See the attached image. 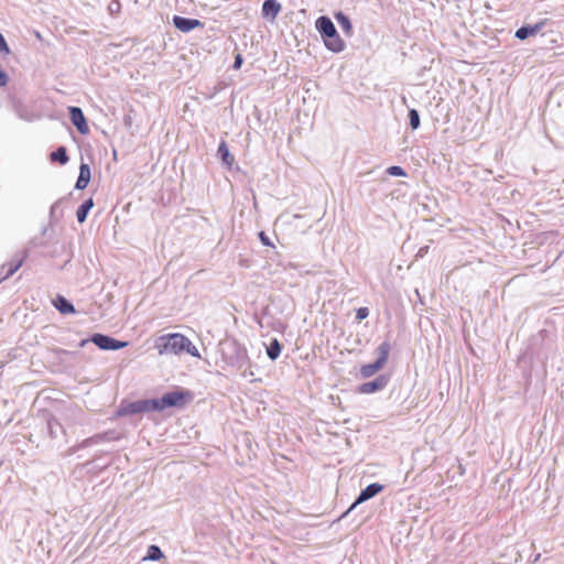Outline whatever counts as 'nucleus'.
<instances>
[{
	"mask_svg": "<svg viewBox=\"0 0 564 564\" xmlns=\"http://www.w3.org/2000/svg\"><path fill=\"white\" fill-rule=\"evenodd\" d=\"M281 8L278 0H265L262 4V15L264 19L273 22L280 13Z\"/></svg>",
	"mask_w": 564,
	"mask_h": 564,
	"instance_id": "8",
	"label": "nucleus"
},
{
	"mask_svg": "<svg viewBox=\"0 0 564 564\" xmlns=\"http://www.w3.org/2000/svg\"><path fill=\"white\" fill-rule=\"evenodd\" d=\"M543 25L544 22L542 21L534 25L522 26L517 30L516 37H518L519 40H525L529 36H533L542 30Z\"/></svg>",
	"mask_w": 564,
	"mask_h": 564,
	"instance_id": "11",
	"label": "nucleus"
},
{
	"mask_svg": "<svg viewBox=\"0 0 564 564\" xmlns=\"http://www.w3.org/2000/svg\"><path fill=\"white\" fill-rule=\"evenodd\" d=\"M0 53H3L6 55L10 54V48L1 33H0Z\"/></svg>",
	"mask_w": 564,
	"mask_h": 564,
	"instance_id": "22",
	"label": "nucleus"
},
{
	"mask_svg": "<svg viewBox=\"0 0 564 564\" xmlns=\"http://www.w3.org/2000/svg\"><path fill=\"white\" fill-rule=\"evenodd\" d=\"M8 83V76L7 74L0 69V86H6Z\"/></svg>",
	"mask_w": 564,
	"mask_h": 564,
	"instance_id": "25",
	"label": "nucleus"
},
{
	"mask_svg": "<svg viewBox=\"0 0 564 564\" xmlns=\"http://www.w3.org/2000/svg\"><path fill=\"white\" fill-rule=\"evenodd\" d=\"M241 64H242V57L240 55H237L236 59L234 62V68L239 69L241 67Z\"/></svg>",
	"mask_w": 564,
	"mask_h": 564,
	"instance_id": "26",
	"label": "nucleus"
},
{
	"mask_svg": "<svg viewBox=\"0 0 564 564\" xmlns=\"http://www.w3.org/2000/svg\"><path fill=\"white\" fill-rule=\"evenodd\" d=\"M20 267H21V262H18L17 264L11 265L10 269L8 270L7 275L2 276V278L0 276V282L4 279L9 278L10 275L14 274L19 270Z\"/></svg>",
	"mask_w": 564,
	"mask_h": 564,
	"instance_id": "24",
	"label": "nucleus"
},
{
	"mask_svg": "<svg viewBox=\"0 0 564 564\" xmlns=\"http://www.w3.org/2000/svg\"><path fill=\"white\" fill-rule=\"evenodd\" d=\"M90 340L96 346H98L100 349H104V350H117V349L124 348L128 345L127 341H120L112 337L101 335V334L94 335Z\"/></svg>",
	"mask_w": 564,
	"mask_h": 564,
	"instance_id": "5",
	"label": "nucleus"
},
{
	"mask_svg": "<svg viewBox=\"0 0 564 564\" xmlns=\"http://www.w3.org/2000/svg\"><path fill=\"white\" fill-rule=\"evenodd\" d=\"M50 431H51V434L55 436L56 427H53L51 423H50Z\"/></svg>",
	"mask_w": 564,
	"mask_h": 564,
	"instance_id": "28",
	"label": "nucleus"
},
{
	"mask_svg": "<svg viewBox=\"0 0 564 564\" xmlns=\"http://www.w3.org/2000/svg\"><path fill=\"white\" fill-rule=\"evenodd\" d=\"M389 351H390L389 344L382 343L378 348V359L372 364L362 366L360 368V376L362 378H369V377L373 376L375 373H377L379 370H381L388 360Z\"/></svg>",
	"mask_w": 564,
	"mask_h": 564,
	"instance_id": "4",
	"label": "nucleus"
},
{
	"mask_svg": "<svg viewBox=\"0 0 564 564\" xmlns=\"http://www.w3.org/2000/svg\"><path fill=\"white\" fill-rule=\"evenodd\" d=\"M218 153L221 156V160L224 164H226L228 167H231L234 164V156L230 154L229 149L225 142H221L218 147Z\"/></svg>",
	"mask_w": 564,
	"mask_h": 564,
	"instance_id": "14",
	"label": "nucleus"
},
{
	"mask_svg": "<svg viewBox=\"0 0 564 564\" xmlns=\"http://www.w3.org/2000/svg\"><path fill=\"white\" fill-rule=\"evenodd\" d=\"M70 120L73 124L77 128V130L82 134H87L89 132V127L86 122V118L78 107H69Z\"/></svg>",
	"mask_w": 564,
	"mask_h": 564,
	"instance_id": "6",
	"label": "nucleus"
},
{
	"mask_svg": "<svg viewBox=\"0 0 564 564\" xmlns=\"http://www.w3.org/2000/svg\"><path fill=\"white\" fill-rule=\"evenodd\" d=\"M163 557L161 549L156 545H150L148 554L143 557V561H159Z\"/></svg>",
	"mask_w": 564,
	"mask_h": 564,
	"instance_id": "18",
	"label": "nucleus"
},
{
	"mask_svg": "<svg viewBox=\"0 0 564 564\" xmlns=\"http://www.w3.org/2000/svg\"><path fill=\"white\" fill-rule=\"evenodd\" d=\"M112 158H113L115 160H117V151H116V150H113V151H112Z\"/></svg>",
	"mask_w": 564,
	"mask_h": 564,
	"instance_id": "30",
	"label": "nucleus"
},
{
	"mask_svg": "<svg viewBox=\"0 0 564 564\" xmlns=\"http://www.w3.org/2000/svg\"><path fill=\"white\" fill-rule=\"evenodd\" d=\"M94 207V202L93 199H88L86 200L77 210L76 213V216H77V220L78 223H84L87 218V214L89 213V210Z\"/></svg>",
	"mask_w": 564,
	"mask_h": 564,
	"instance_id": "15",
	"label": "nucleus"
},
{
	"mask_svg": "<svg viewBox=\"0 0 564 564\" xmlns=\"http://www.w3.org/2000/svg\"><path fill=\"white\" fill-rule=\"evenodd\" d=\"M259 237H260V239H261L263 245H267V246L270 245L268 238L265 237V235L263 232H260Z\"/></svg>",
	"mask_w": 564,
	"mask_h": 564,
	"instance_id": "27",
	"label": "nucleus"
},
{
	"mask_svg": "<svg viewBox=\"0 0 564 564\" xmlns=\"http://www.w3.org/2000/svg\"><path fill=\"white\" fill-rule=\"evenodd\" d=\"M388 383V379L384 376L378 377L376 380L362 383L358 390L360 393L370 394L382 390Z\"/></svg>",
	"mask_w": 564,
	"mask_h": 564,
	"instance_id": "9",
	"label": "nucleus"
},
{
	"mask_svg": "<svg viewBox=\"0 0 564 564\" xmlns=\"http://www.w3.org/2000/svg\"><path fill=\"white\" fill-rule=\"evenodd\" d=\"M335 19L338 22V24L340 25V28L344 30V32L347 35H351L352 25H351V22L348 19V17H346L343 12H337L335 14Z\"/></svg>",
	"mask_w": 564,
	"mask_h": 564,
	"instance_id": "13",
	"label": "nucleus"
},
{
	"mask_svg": "<svg viewBox=\"0 0 564 564\" xmlns=\"http://www.w3.org/2000/svg\"><path fill=\"white\" fill-rule=\"evenodd\" d=\"M410 126L413 130H416L420 127V116L415 109H411L409 111Z\"/></svg>",
	"mask_w": 564,
	"mask_h": 564,
	"instance_id": "20",
	"label": "nucleus"
},
{
	"mask_svg": "<svg viewBox=\"0 0 564 564\" xmlns=\"http://www.w3.org/2000/svg\"><path fill=\"white\" fill-rule=\"evenodd\" d=\"M383 489V486L380 485V484H370L369 486H367L361 492L360 495L358 496V498L356 499V501L351 505V507L349 508L348 511L352 510L357 505H360L369 499H371L372 497H375L376 495H378L379 492H381Z\"/></svg>",
	"mask_w": 564,
	"mask_h": 564,
	"instance_id": "7",
	"label": "nucleus"
},
{
	"mask_svg": "<svg viewBox=\"0 0 564 564\" xmlns=\"http://www.w3.org/2000/svg\"><path fill=\"white\" fill-rule=\"evenodd\" d=\"M91 177L90 167L86 163H82L79 166V176L76 182L77 189H84L88 186Z\"/></svg>",
	"mask_w": 564,
	"mask_h": 564,
	"instance_id": "12",
	"label": "nucleus"
},
{
	"mask_svg": "<svg viewBox=\"0 0 564 564\" xmlns=\"http://www.w3.org/2000/svg\"><path fill=\"white\" fill-rule=\"evenodd\" d=\"M155 348L159 355H181L187 352L191 356L199 358L198 349L193 343L183 334L173 333L162 335L155 340Z\"/></svg>",
	"mask_w": 564,
	"mask_h": 564,
	"instance_id": "1",
	"label": "nucleus"
},
{
	"mask_svg": "<svg viewBox=\"0 0 564 564\" xmlns=\"http://www.w3.org/2000/svg\"><path fill=\"white\" fill-rule=\"evenodd\" d=\"M50 431H51V434L55 436L56 427H53L51 423H50Z\"/></svg>",
	"mask_w": 564,
	"mask_h": 564,
	"instance_id": "29",
	"label": "nucleus"
},
{
	"mask_svg": "<svg viewBox=\"0 0 564 564\" xmlns=\"http://www.w3.org/2000/svg\"><path fill=\"white\" fill-rule=\"evenodd\" d=\"M281 345L278 339H273L267 347V355L271 360H275L281 354Z\"/></svg>",
	"mask_w": 564,
	"mask_h": 564,
	"instance_id": "17",
	"label": "nucleus"
},
{
	"mask_svg": "<svg viewBox=\"0 0 564 564\" xmlns=\"http://www.w3.org/2000/svg\"><path fill=\"white\" fill-rule=\"evenodd\" d=\"M186 397H187V393L180 391V390L167 392L159 399H152V400L147 401L143 406L140 404H133L132 411L135 412V411H140L142 409L162 411L167 408L183 406L187 401Z\"/></svg>",
	"mask_w": 564,
	"mask_h": 564,
	"instance_id": "3",
	"label": "nucleus"
},
{
	"mask_svg": "<svg viewBox=\"0 0 564 564\" xmlns=\"http://www.w3.org/2000/svg\"><path fill=\"white\" fill-rule=\"evenodd\" d=\"M51 160L58 161L61 164H66L68 156L66 154L65 148L61 147L55 152L51 153Z\"/></svg>",
	"mask_w": 564,
	"mask_h": 564,
	"instance_id": "19",
	"label": "nucleus"
},
{
	"mask_svg": "<svg viewBox=\"0 0 564 564\" xmlns=\"http://www.w3.org/2000/svg\"><path fill=\"white\" fill-rule=\"evenodd\" d=\"M55 307L63 314H67V313H74L75 312V308L73 306V304H70L66 299L64 297H57V300L55 301Z\"/></svg>",
	"mask_w": 564,
	"mask_h": 564,
	"instance_id": "16",
	"label": "nucleus"
},
{
	"mask_svg": "<svg viewBox=\"0 0 564 564\" xmlns=\"http://www.w3.org/2000/svg\"><path fill=\"white\" fill-rule=\"evenodd\" d=\"M315 28L322 35L327 50L334 53H340L345 50L346 44L328 17H319L315 22Z\"/></svg>",
	"mask_w": 564,
	"mask_h": 564,
	"instance_id": "2",
	"label": "nucleus"
},
{
	"mask_svg": "<svg viewBox=\"0 0 564 564\" xmlns=\"http://www.w3.org/2000/svg\"><path fill=\"white\" fill-rule=\"evenodd\" d=\"M387 172L392 176H405L404 170L400 166H390Z\"/></svg>",
	"mask_w": 564,
	"mask_h": 564,
	"instance_id": "21",
	"label": "nucleus"
},
{
	"mask_svg": "<svg viewBox=\"0 0 564 564\" xmlns=\"http://www.w3.org/2000/svg\"><path fill=\"white\" fill-rule=\"evenodd\" d=\"M369 314V311L367 307H360L357 310L356 317L358 321L365 319Z\"/></svg>",
	"mask_w": 564,
	"mask_h": 564,
	"instance_id": "23",
	"label": "nucleus"
},
{
	"mask_svg": "<svg viewBox=\"0 0 564 564\" xmlns=\"http://www.w3.org/2000/svg\"><path fill=\"white\" fill-rule=\"evenodd\" d=\"M175 28H177L182 32H189L195 28L202 25L199 20L196 19H187L182 17H174L173 19Z\"/></svg>",
	"mask_w": 564,
	"mask_h": 564,
	"instance_id": "10",
	"label": "nucleus"
}]
</instances>
